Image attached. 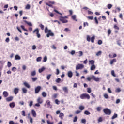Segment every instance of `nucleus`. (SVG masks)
<instances>
[{
	"instance_id": "f257e3e1",
	"label": "nucleus",
	"mask_w": 124,
	"mask_h": 124,
	"mask_svg": "<svg viewBox=\"0 0 124 124\" xmlns=\"http://www.w3.org/2000/svg\"><path fill=\"white\" fill-rule=\"evenodd\" d=\"M86 80L89 82L91 81V80H93L95 82H99L100 81V78H96L95 76L92 75L90 77H88Z\"/></svg>"
},
{
	"instance_id": "f03ea898",
	"label": "nucleus",
	"mask_w": 124,
	"mask_h": 124,
	"mask_svg": "<svg viewBox=\"0 0 124 124\" xmlns=\"http://www.w3.org/2000/svg\"><path fill=\"white\" fill-rule=\"evenodd\" d=\"M45 33H47L46 34L47 37H50V36H54V35H55L54 33L52 32V31L51 30H48V27H45Z\"/></svg>"
},
{
	"instance_id": "7ed1b4c3",
	"label": "nucleus",
	"mask_w": 124,
	"mask_h": 124,
	"mask_svg": "<svg viewBox=\"0 0 124 124\" xmlns=\"http://www.w3.org/2000/svg\"><path fill=\"white\" fill-rule=\"evenodd\" d=\"M65 19H68V16H60V21H61V22H62V23L63 24H65V23H68V20Z\"/></svg>"
},
{
	"instance_id": "20e7f679",
	"label": "nucleus",
	"mask_w": 124,
	"mask_h": 124,
	"mask_svg": "<svg viewBox=\"0 0 124 124\" xmlns=\"http://www.w3.org/2000/svg\"><path fill=\"white\" fill-rule=\"evenodd\" d=\"M80 98L81 99H90L91 97L89 94L83 93L80 95Z\"/></svg>"
},
{
	"instance_id": "39448f33",
	"label": "nucleus",
	"mask_w": 124,
	"mask_h": 124,
	"mask_svg": "<svg viewBox=\"0 0 124 124\" xmlns=\"http://www.w3.org/2000/svg\"><path fill=\"white\" fill-rule=\"evenodd\" d=\"M103 111L105 115H110L112 114V111L108 108H104Z\"/></svg>"
},
{
	"instance_id": "423d86ee",
	"label": "nucleus",
	"mask_w": 124,
	"mask_h": 124,
	"mask_svg": "<svg viewBox=\"0 0 124 124\" xmlns=\"http://www.w3.org/2000/svg\"><path fill=\"white\" fill-rule=\"evenodd\" d=\"M95 39V37L94 36H93L91 37L90 36V35H87V40L88 41V42H90V41H91L92 43H93L94 42V40Z\"/></svg>"
},
{
	"instance_id": "0eeeda50",
	"label": "nucleus",
	"mask_w": 124,
	"mask_h": 124,
	"mask_svg": "<svg viewBox=\"0 0 124 124\" xmlns=\"http://www.w3.org/2000/svg\"><path fill=\"white\" fill-rule=\"evenodd\" d=\"M33 33H36L38 38H40V37H41V35L39 34V29L38 28H36V29H35L33 31Z\"/></svg>"
},
{
	"instance_id": "6e6552de",
	"label": "nucleus",
	"mask_w": 124,
	"mask_h": 124,
	"mask_svg": "<svg viewBox=\"0 0 124 124\" xmlns=\"http://www.w3.org/2000/svg\"><path fill=\"white\" fill-rule=\"evenodd\" d=\"M84 67L85 66L83 64H78L76 67V70H82Z\"/></svg>"
},
{
	"instance_id": "1a4fd4ad",
	"label": "nucleus",
	"mask_w": 124,
	"mask_h": 124,
	"mask_svg": "<svg viewBox=\"0 0 124 124\" xmlns=\"http://www.w3.org/2000/svg\"><path fill=\"white\" fill-rule=\"evenodd\" d=\"M41 90V86H38L35 88V93L36 94L38 93L39 92H40V90Z\"/></svg>"
},
{
	"instance_id": "9d476101",
	"label": "nucleus",
	"mask_w": 124,
	"mask_h": 124,
	"mask_svg": "<svg viewBox=\"0 0 124 124\" xmlns=\"http://www.w3.org/2000/svg\"><path fill=\"white\" fill-rule=\"evenodd\" d=\"M55 3V1H49L48 3L46 2V5L49 6V7H53V4Z\"/></svg>"
},
{
	"instance_id": "9b49d317",
	"label": "nucleus",
	"mask_w": 124,
	"mask_h": 124,
	"mask_svg": "<svg viewBox=\"0 0 124 124\" xmlns=\"http://www.w3.org/2000/svg\"><path fill=\"white\" fill-rule=\"evenodd\" d=\"M46 103L47 105L48 108H52V106L51 105V101L50 100H47L46 101Z\"/></svg>"
},
{
	"instance_id": "f8f14e48",
	"label": "nucleus",
	"mask_w": 124,
	"mask_h": 124,
	"mask_svg": "<svg viewBox=\"0 0 124 124\" xmlns=\"http://www.w3.org/2000/svg\"><path fill=\"white\" fill-rule=\"evenodd\" d=\"M68 77L69 78H71L72 76H73V73H72V71H69L67 73Z\"/></svg>"
},
{
	"instance_id": "ddd939ff",
	"label": "nucleus",
	"mask_w": 124,
	"mask_h": 124,
	"mask_svg": "<svg viewBox=\"0 0 124 124\" xmlns=\"http://www.w3.org/2000/svg\"><path fill=\"white\" fill-rule=\"evenodd\" d=\"M6 100L8 102H9V101H12V100H13V96H11L10 97L6 98Z\"/></svg>"
},
{
	"instance_id": "4468645a",
	"label": "nucleus",
	"mask_w": 124,
	"mask_h": 124,
	"mask_svg": "<svg viewBox=\"0 0 124 124\" xmlns=\"http://www.w3.org/2000/svg\"><path fill=\"white\" fill-rule=\"evenodd\" d=\"M23 85L25 86V87H26V88H27L28 89H30V88H31V86L27 82H24Z\"/></svg>"
},
{
	"instance_id": "2eb2a0df",
	"label": "nucleus",
	"mask_w": 124,
	"mask_h": 124,
	"mask_svg": "<svg viewBox=\"0 0 124 124\" xmlns=\"http://www.w3.org/2000/svg\"><path fill=\"white\" fill-rule=\"evenodd\" d=\"M9 106L11 108H14L15 107V103L14 102L10 103L9 104Z\"/></svg>"
},
{
	"instance_id": "dca6fc26",
	"label": "nucleus",
	"mask_w": 124,
	"mask_h": 124,
	"mask_svg": "<svg viewBox=\"0 0 124 124\" xmlns=\"http://www.w3.org/2000/svg\"><path fill=\"white\" fill-rule=\"evenodd\" d=\"M37 102L38 103H39L40 104H41L42 102H43V100H42V99H41V97H39L37 99Z\"/></svg>"
},
{
	"instance_id": "f3484780",
	"label": "nucleus",
	"mask_w": 124,
	"mask_h": 124,
	"mask_svg": "<svg viewBox=\"0 0 124 124\" xmlns=\"http://www.w3.org/2000/svg\"><path fill=\"white\" fill-rule=\"evenodd\" d=\"M31 114L34 118H35L36 117V112L34 110L32 109L31 110Z\"/></svg>"
},
{
	"instance_id": "a211bd4d",
	"label": "nucleus",
	"mask_w": 124,
	"mask_h": 124,
	"mask_svg": "<svg viewBox=\"0 0 124 124\" xmlns=\"http://www.w3.org/2000/svg\"><path fill=\"white\" fill-rule=\"evenodd\" d=\"M14 93H15V94H17L18 93H19V88H16L14 89Z\"/></svg>"
},
{
	"instance_id": "6ab92c4d",
	"label": "nucleus",
	"mask_w": 124,
	"mask_h": 124,
	"mask_svg": "<svg viewBox=\"0 0 124 124\" xmlns=\"http://www.w3.org/2000/svg\"><path fill=\"white\" fill-rule=\"evenodd\" d=\"M114 62H117V59L115 58L110 60V64L112 65V64H113Z\"/></svg>"
},
{
	"instance_id": "aec40b11",
	"label": "nucleus",
	"mask_w": 124,
	"mask_h": 124,
	"mask_svg": "<svg viewBox=\"0 0 124 124\" xmlns=\"http://www.w3.org/2000/svg\"><path fill=\"white\" fill-rule=\"evenodd\" d=\"M3 95L4 97H7L8 96V93L6 91H4L3 92Z\"/></svg>"
},
{
	"instance_id": "412c9836",
	"label": "nucleus",
	"mask_w": 124,
	"mask_h": 124,
	"mask_svg": "<svg viewBox=\"0 0 124 124\" xmlns=\"http://www.w3.org/2000/svg\"><path fill=\"white\" fill-rule=\"evenodd\" d=\"M62 90L64 93H68V89H67V87H63Z\"/></svg>"
},
{
	"instance_id": "4be33fe9",
	"label": "nucleus",
	"mask_w": 124,
	"mask_h": 124,
	"mask_svg": "<svg viewBox=\"0 0 124 124\" xmlns=\"http://www.w3.org/2000/svg\"><path fill=\"white\" fill-rule=\"evenodd\" d=\"M72 19L74 21H76V22H77V21H78V20L76 19V15H73L72 16Z\"/></svg>"
},
{
	"instance_id": "5701e85b",
	"label": "nucleus",
	"mask_w": 124,
	"mask_h": 124,
	"mask_svg": "<svg viewBox=\"0 0 124 124\" xmlns=\"http://www.w3.org/2000/svg\"><path fill=\"white\" fill-rule=\"evenodd\" d=\"M45 70V67H43L42 68L39 69V73H41L43 71H44Z\"/></svg>"
},
{
	"instance_id": "b1692460",
	"label": "nucleus",
	"mask_w": 124,
	"mask_h": 124,
	"mask_svg": "<svg viewBox=\"0 0 124 124\" xmlns=\"http://www.w3.org/2000/svg\"><path fill=\"white\" fill-rule=\"evenodd\" d=\"M96 68V67H95V65H92L91 66L90 69L91 70H94Z\"/></svg>"
},
{
	"instance_id": "393cba45",
	"label": "nucleus",
	"mask_w": 124,
	"mask_h": 124,
	"mask_svg": "<svg viewBox=\"0 0 124 124\" xmlns=\"http://www.w3.org/2000/svg\"><path fill=\"white\" fill-rule=\"evenodd\" d=\"M31 76H35V75H36V72L35 71H33L31 72Z\"/></svg>"
},
{
	"instance_id": "a878e982",
	"label": "nucleus",
	"mask_w": 124,
	"mask_h": 124,
	"mask_svg": "<svg viewBox=\"0 0 124 124\" xmlns=\"http://www.w3.org/2000/svg\"><path fill=\"white\" fill-rule=\"evenodd\" d=\"M63 116H64V114L62 113H60L59 115V117L61 119V120H63Z\"/></svg>"
},
{
	"instance_id": "bb28decb",
	"label": "nucleus",
	"mask_w": 124,
	"mask_h": 124,
	"mask_svg": "<svg viewBox=\"0 0 124 124\" xmlns=\"http://www.w3.org/2000/svg\"><path fill=\"white\" fill-rule=\"evenodd\" d=\"M24 22H25L26 24H27V25H28V26H30V27L32 26V24H31V23L29 22L27 20H24Z\"/></svg>"
},
{
	"instance_id": "cd10ccee",
	"label": "nucleus",
	"mask_w": 124,
	"mask_h": 124,
	"mask_svg": "<svg viewBox=\"0 0 124 124\" xmlns=\"http://www.w3.org/2000/svg\"><path fill=\"white\" fill-rule=\"evenodd\" d=\"M21 59V57L19 56V55H16L15 57V60H20Z\"/></svg>"
},
{
	"instance_id": "c85d7f7f",
	"label": "nucleus",
	"mask_w": 124,
	"mask_h": 124,
	"mask_svg": "<svg viewBox=\"0 0 124 124\" xmlns=\"http://www.w3.org/2000/svg\"><path fill=\"white\" fill-rule=\"evenodd\" d=\"M79 109L80 111H81L82 112V111H83V110H84V109H85V107H84L83 106H80L79 107Z\"/></svg>"
},
{
	"instance_id": "c756f323",
	"label": "nucleus",
	"mask_w": 124,
	"mask_h": 124,
	"mask_svg": "<svg viewBox=\"0 0 124 124\" xmlns=\"http://www.w3.org/2000/svg\"><path fill=\"white\" fill-rule=\"evenodd\" d=\"M22 90L23 93H27L28 92V90L26 89V88H23Z\"/></svg>"
},
{
	"instance_id": "7c9ffc66",
	"label": "nucleus",
	"mask_w": 124,
	"mask_h": 124,
	"mask_svg": "<svg viewBox=\"0 0 124 124\" xmlns=\"http://www.w3.org/2000/svg\"><path fill=\"white\" fill-rule=\"evenodd\" d=\"M42 95L43 97H46L47 96V93L45 92H43L42 93Z\"/></svg>"
},
{
	"instance_id": "2f4dec72",
	"label": "nucleus",
	"mask_w": 124,
	"mask_h": 124,
	"mask_svg": "<svg viewBox=\"0 0 124 124\" xmlns=\"http://www.w3.org/2000/svg\"><path fill=\"white\" fill-rule=\"evenodd\" d=\"M89 62V63H90V64H92V65H94V60H90Z\"/></svg>"
},
{
	"instance_id": "473e14b6",
	"label": "nucleus",
	"mask_w": 124,
	"mask_h": 124,
	"mask_svg": "<svg viewBox=\"0 0 124 124\" xmlns=\"http://www.w3.org/2000/svg\"><path fill=\"white\" fill-rule=\"evenodd\" d=\"M118 117V114L115 113L113 116L111 117L112 120H114V119H116V118Z\"/></svg>"
},
{
	"instance_id": "72a5a7b5",
	"label": "nucleus",
	"mask_w": 124,
	"mask_h": 124,
	"mask_svg": "<svg viewBox=\"0 0 124 124\" xmlns=\"http://www.w3.org/2000/svg\"><path fill=\"white\" fill-rule=\"evenodd\" d=\"M77 120H78V117L75 116L73 119V122L74 123H76V122H77Z\"/></svg>"
},
{
	"instance_id": "f704fd0d",
	"label": "nucleus",
	"mask_w": 124,
	"mask_h": 124,
	"mask_svg": "<svg viewBox=\"0 0 124 124\" xmlns=\"http://www.w3.org/2000/svg\"><path fill=\"white\" fill-rule=\"evenodd\" d=\"M21 29H22V30H23V31H28V30H27L25 28V26H24V25H21Z\"/></svg>"
},
{
	"instance_id": "c9c22d12",
	"label": "nucleus",
	"mask_w": 124,
	"mask_h": 124,
	"mask_svg": "<svg viewBox=\"0 0 124 124\" xmlns=\"http://www.w3.org/2000/svg\"><path fill=\"white\" fill-rule=\"evenodd\" d=\"M84 114L85 115H91V113L88 110H85L84 112Z\"/></svg>"
},
{
	"instance_id": "e433bc0d",
	"label": "nucleus",
	"mask_w": 124,
	"mask_h": 124,
	"mask_svg": "<svg viewBox=\"0 0 124 124\" xmlns=\"http://www.w3.org/2000/svg\"><path fill=\"white\" fill-rule=\"evenodd\" d=\"M112 6H113V5L111 4H108V5H107V7L108 9H111V8H112Z\"/></svg>"
},
{
	"instance_id": "4c0bfd02",
	"label": "nucleus",
	"mask_w": 124,
	"mask_h": 124,
	"mask_svg": "<svg viewBox=\"0 0 124 124\" xmlns=\"http://www.w3.org/2000/svg\"><path fill=\"white\" fill-rule=\"evenodd\" d=\"M41 60H42V57H39L36 59L37 62H41Z\"/></svg>"
},
{
	"instance_id": "58836bf2",
	"label": "nucleus",
	"mask_w": 124,
	"mask_h": 124,
	"mask_svg": "<svg viewBox=\"0 0 124 124\" xmlns=\"http://www.w3.org/2000/svg\"><path fill=\"white\" fill-rule=\"evenodd\" d=\"M94 20L95 24H96V25H98V20H97V17H95Z\"/></svg>"
},
{
	"instance_id": "ea45409f",
	"label": "nucleus",
	"mask_w": 124,
	"mask_h": 124,
	"mask_svg": "<svg viewBox=\"0 0 124 124\" xmlns=\"http://www.w3.org/2000/svg\"><path fill=\"white\" fill-rule=\"evenodd\" d=\"M39 26L41 28V29L42 30V31L44 30V25H43L42 24H40Z\"/></svg>"
},
{
	"instance_id": "a19ab883",
	"label": "nucleus",
	"mask_w": 124,
	"mask_h": 124,
	"mask_svg": "<svg viewBox=\"0 0 124 124\" xmlns=\"http://www.w3.org/2000/svg\"><path fill=\"white\" fill-rule=\"evenodd\" d=\"M113 28L115 29V30H117V31L120 30V28H119V27H118L116 25H114Z\"/></svg>"
},
{
	"instance_id": "79ce46f5",
	"label": "nucleus",
	"mask_w": 124,
	"mask_h": 124,
	"mask_svg": "<svg viewBox=\"0 0 124 124\" xmlns=\"http://www.w3.org/2000/svg\"><path fill=\"white\" fill-rule=\"evenodd\" d=\"M104 97L105 98H106V99H107L109 98V96L108 95V94H106V93H105V94H104Z\"/></svg>"
},
{
	"instance_id": "37998d69",
	"label": "nucleus",
	"mask_w": 124,
	"mask_h": 124,
	"mask_svg": "<svg viewBox=\"0 0 124 124\" xmlns=\"http://www.w3.org/2000/svg\"><path fill=\"white\" fill-rule=\"evenodd\" d=\"M28 118L30 119V122L31 124H32V123H33L32 118L31 117H29Z\"/></svg>"
},
{
	"instance_id": "c03bdc74",
	"label": "nucleus",
	"mask_w": 124,
	"mask_h": 124,
	"mask_svg": "<svg viewBox=\"0 0 124 124\" xmlns=\"http://www.w3.org/2000/svg\"><path fill=\"white\" fill-rule=\"evenodd\" d=\"M9 124H18V123H14V121H9Z\"/></svg>"
},
{
	"instance_id": "a18cd8bd",
	"label": "nucleus",
	"mask_w": 124,
	"mask_h": 124,
	"mask_svg": "<svg viewBox=\"0 0 124 124\" xmlns=\"http://www.w3.org/2000/svg\"><path fill=\"white\" fill-rule=\"evenodd\" d=\"M11 65H12V64H11V62H8L7 63L8 67H11Z\"/></svg>"
},
{
	"instance_id": "49530a36",
	"label": "nucleus",
	"mask_w": 124,
	"mask_h": 124,
	"mask_svg": "<svg viewBox=\"0 0 124 124\" xmlns=\"http://www.w3.org/2000/svg\"><path fill=\"white\" fill-rule=\"evenodd\" d=\"M55 74L56 75H59V74H60V70H59V69H56V72L55 73Z\"/></svg>"
},
{
	"instance_id": "de8ad7c7",
	"label": "nucleus",
	"mask_w": 124,
	"mask_h": 124,
	"mask_svg": "<svg viewBox=\"0 0 124 124\" xmlns=\"http://www.w3.org/2000/svg\"><path fill=\"white\" fill-rule=\"evenodd\" d=\"M87 18L88 19V20H93V16H87Z\"/></svg>"
},
{
	"instance_id": "09e8293b",
	"label": "nucleus",
	"mask_w": 124,
	"mask_h": 124,
	"mask_svg": "<svg viewBox=\"0 0 124 124\" xmlns=\"http://www.w3.org/2000/svg\"><path fill=\"white\" fill-rule=\"evenodd\" d=\"M64 31H65V32H68V31H70V30H69V29L68 28H65L64 30Z\"/></svg>"
},
{
	"instance_id": "8fccbe9b",
	"label": "nucleus",
	"mask_w": 124,
	"mask_h": 124,
	"mask_svg": "<svg viewBox=\"0 0 124 124\" xmlns=\"http://www.w3.org/2000/svg\"><path fill=\"white\" fill-rule=\"evenodd\" d=\"M33 104V102L32 101H31L29 103L30 107H31V106H32Z\"/></svg>"
},
{
	"instance_id": "3c124183",
	"label": "nucleus",
	"mask_w": 124,
	"mask_h": 124,
	"mask_svg": "<svg viewBox=\"0 0 124 124\" xmlns=\"http://www.w3.org/2000/svg\"><path fill=\"white\" fill-rule=\"evenodd\" d=\"M111 75L114 77H116V75L115 74V71H114V70L111 71Z\"/></svg>"
},
{
	"instance_id": "603ef678",
	"label": "nucleus",
	"mask_w": 124,
	"mask_h": 124,
	"mask_svg": "<svg viewBox=\"0 0 124 124\" xmlns=\"http://www.w3.org/2000/svg\"><path fill=\"white\" fill-rule=\"evenodd\" d=\"M51 76H52V75H51V74L48 75L47 76V77H46V79H47V80H49V79H50V78H51Z\"/></svg>"
},
{
	"instance_id": "864d4df0",
	"label": "nucleus",
	"mask_w": 124,
	"mask_h": 124,
	"mask_svg": "<svg viewBox=\"0 0 124 124\" xmlns=\"http://www.w3.org/2000/svg\"><path fill=\"white\" fill-rule=\"evenodd\" d=\"M87 92L88 93H92V90L91 89V88H87Z\"/></svg>"
},
{
	"instance_id": "5fc2aeb1",
	"label": "nucleus",
	"mask_w": 124,
	"mask_h": 124,
	"mask_svg": "<svg viewBox=\"0 0 124 124\" xmlns=\"http://www.w3.org/2000/svg\"><path fill=\"white\" fill-rule=\"evenodd\" d=\"M78 53L79 54V57H82V56H83V51H79Z\"/></svg>"
},
{
	"instance_id": "6e6d98bb",
	"label": "nucleus",
	"mask_w": 124,
	"mask_h": 124,
	"mask_svg": "<svg viewBox=\"0 0 124 124\" xmlns=\"http://www.w3.org/2000/svg\"><path fill=\"white\" fill-rule=\"evenodd\" d=\"M111 29H108V36L111 34Z\"/></svg>"
},
{
	"instance_id": "4d7b16f0",
	"label": "nucleus",
	"mask_w": 124,
	"mask_h": 124,
	"mask_svg": "<svg viewBox=\"0 0 124 124\" xmlns=\"http://www.w3.org/2000/svg\"><path fill=\"white\" fill-rule=\"evenodd\" d=\"M98 44L99 45H101V44H102V40H99L98 41Z\"/></svg>"
},
{
	"instance_id": "13d9d810",
	"label": "nucleus",
	"mask_w": 124,
	"mask_h": 124,
	"mask_svg": "<svg viewBox=\"0 0 124 124\" xmlns=\"http://www.w3.org/2000/svg\"><path fill=\"white\" fill-rule=\"evenodd\" d=\"M36 80H37V78H36V77L32 78V81L33 82H35V81H36Z\"/></svg>"
},
{
	"instance_id": "bf43d9fd",
	"label": "nucleus",
	"mask_w": 124,
	"mask_h": 124,
	"mask_svg": "<svg viewBox=\"0 0 124 124\" xmlns=\"http://www.w3.org/2000/svg\"><path fill=\"white\" fill-rule=\"evenodd\" d=\"M31 8V5L30 4H27L26 6V9H30Z\"/></svg>"
},
{
	"instance_id": "052dcab7",
	"label": "nucleus",
	"mask_w": 124,
	"mask_h": 124,
	"mask_svg": "<svg viewBox=\"0 0 124 124\" xmlns=\"http://www.w3.org/2000/svg\"><path fill=\"white\" fill-rule=\"evenodd\" d=\"M61 78H57L56 80V83H60V82H61Z\"/></svg>"
},
{
	"instance_id": "680f3d73",
	"label": "nucleus",
	"mask_w": 124,
	"mask_h": 124,
	"mask_svg": "<svg viewBox=\"0 0 124 124\" xmlns=\"http://www.w3.org/2000/svg\"><path fill=\"white\" fill-rule=\"evenodd\" d=\"M82 111L81 110H77L76 111H75V114H80V113H81Z\"/></svg>"
},
{
	"instance_id": "e2e57ef3",
	"label": "nucleus",
	"mask_w": 124,
	"mask_h": 124,
	"mask_svg": "<svg viewBox=\"0 0 124 124\" xmlns=\"http://www.w3.org/2000/svg\"><path fill=\"white\" fill-rule=\"evenodd\" d=\"M43 62H47V56H45L44 58Z\"/></svg>"
},
{
	"instance_id": "0e129e2a",
	"label": "nucleus",
	"mask_w": 124,
	"mask_h": 124,
	"mask_svg": "<svg viewBox=\"0 0 124 124\" xmlns=\"http://www.w3.org/2000/svg\"><path fill=\"white\" fill-rule=\"evenodd\" d=\"M26 68H27V66H26V65H23L22 66V69H23V70H26Z\"/></svg>"
},
{
	"instance_id": "69168bd1",
	"label": "nucleus",
	"mask_w": 124,
	"mask_h": 124,
	"mask_svg": "<svg viewBox=\"0 0 124 124\" xmlns=\"http://www.w3.org/2000/svg\"><path fill=\"white\" fill-rule=\"evenodd\" d=\"M71 55H74L75 54V51L74 50H72L71 52H70Z\"/></svg>"
},
{
	"instance_id": "338daca9",
	"label": "nucleus",
	"mask_w": 124,
	"mask_h": 124,
	"mask_svg": "<svg viewBox=\"0 0 124 124\" xmlns=\"http://www.w3.org/2000/svg\"><path fill=\"white\" fill-rule=\"evenodd\" d=\"M47 124H54V122H51L49 120H47Z\"/></svg>"
},
{
	"instance_id": "774afa93",
	"label": "nucleus",
	"mask_w": 124,
	"mask_h": 124,
	"mask_svg": "<svg viewBox=\"0 0 124 124\" xmlns=\"http://www.w3.org/2000/svg\"><path fill=\"white\" fill-rule=\"evenodd\" d=\"M101 51H98L97 53H96V56H100V55H101Z\"/></svg>"
}]
</instances>
